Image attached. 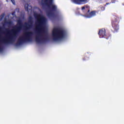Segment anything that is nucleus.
<instances>
[{"label": "nucleus", "mask_w": 124, "mask_h": 124, "mask_svg": "<svg viewBox=\"0 0 124 124\" xmlns=\"http://www.w3.org/2000/svg\"><path fill=\"white\" fill-rule=\"evenodd\" d=\"M2 52V45H1V43H0V53Z\"/></svg>", "instance_id": "9d476101"}, {"label": "nucleus", "mask_w": 124, "mask_h": 124, "mask_svg": "<svg viewBox=\"0 0 124 124\" xmlns=\"http://www.w3.org/2000/svg\"><path fill=\"white\" fill-rule=\"evenodd\" d=\"M52 37L53 40L56 42L62 41L65 37V32L60 27L55 26L52 30Z\"/></svg>", "instance_id": "7ed1b4c3"}, {"label": "nucleus", "mask_w": 124, "mask_h": 124, "mask_svg": "<svg viewBox=\"0 0 124 124\" xmlns=\"http://www.w3.org/2000/svg\"><path fill=\"white\" fill-rule=\"evenodd\" d=\"M25 10L28 11V13L31 12V9L32 7L31 5H29V4L27 3L25 5Z\"/></svg>", "instance_id": "423d86ee"}, {"label": "nucleus", "mask_w": 124, "mask_h": 124, "mask_svg": "<svg viewBox=\"0 0 124 124\" xmlns=\"http://www.w3.org/2000/svg\"><path fill=\"white\" fill-rule=\"evenodd\" d=\"M9 16H10V15H9L8 16V18L9 19H7L6 18H5L4 19V24L3 25H6V24H8V25H11V24H12V22H11V20H10V19L11 18V17H9Z\"/></svg>", "instance_id": "0eeeda50"}, {"label": "nucleus", "mask_w": 124, "mask_h": 124, "mask_svg": "<svg viewBox=\"0 0 124 124\" xmlns=\"http://www.w3.org/2000/svg\"><path fill=\"white\" fill-rule=\"evenodd\" d=\"M42 2L43 4L46 5L49 8L52 9V10H56L57 9V6L53 2V0H42Z\"/></svg>", "instance_id": "20e7f679"}, {"label": "nucleus", "mask_w": 124, "mask_h": 124, "mask_svg": "<svg viewBox=\"0 0 124 124\" xmlns=\"http://www.w3.org/2000/svg\"><path fill=\"white\" fill-rule=\"evenodd\" d=\"M87 6H83V7H82V11H83V10H85L86 9H87Z\"/></svg>", "instance_id": "9b49d317"}, {"label": "nucleus", "mask_w": 124, "mask_h": 124, "mask_svg": "<svg viewBox=\"0 0 124 124\" xmlns=\"http://www.w3.org/2000/svg\"><path fill=\"white\" fill-rule=\"evenodd\" d=\"M99 35L100 37H103V36H105V29H103L99 31Z\"/></svg>", "instance_id": "1a4fd4ad"}, {"label": "nucleus", "mask_w": 124, "mask_h": 124, "mask_svg": "<svg viewBox=\"0 0 124 124\" xmlns=\"http://www.w3.org/2000/svg\"><path fill=\"white\" fill-rule=\"evenodd\" d=\"M93 16H95V11H92L89 15H86L85 17L86 18H92V17H93Z\"/></svg>", "instance_id": "6e6552de"}, {"label": "nucleus", "mask_w": 124, "mask_h": 124, "mask_svg": "<svg viewBox=\"0 0 124 124\" xmlns=\"http://www.w3.org/2000/svg\"><path fill=\"white\" fill-rule=\"evenodd\" d=\"M4 16V14H2V15L0 16V21H1V20H2V18H3Z\"/></svg>", "instance_id": "f8f14e48"}, {"label": "nucleus", "mask_w": 124, "mask_h": 124, "mask_svg": "<svg viewBox=\"0 0 124 124\" xmlns=\"http://www.w3.org/2000/svg\"><path fill=\"white\" fill-rule=\"evenodd\" d=\"M12 3L15 4V0H11Z\"/></svg>", "instance_id": "ddd939ff"}, {"label": "nucleus", "mask_w": 124, "mask_h": 124, "mask_svg": "<svg viewBox=\"0 0 124 124\" xmlns=\"http://www.w3.org/2000/svg\"><path fill=\"white\" fill-rule=\"evenodd\" d=\"M35 21V33L31 31H27L23 35L20 36L18 43L21 44L22 42L31 41L33 36H35V41L37 43H43L47 40L48 38V23L47 19L44 16L37 13H34Z\"/></svg>", "instance_id": "f257e3e1"}, {"label": "nucleus", "mask_w": 124, "mask_h": 124, "mask_svg": "<svg viewBox=\"0 0 124 124\" xmlns=\"http://www.w3.org/2000/svg\"><path fill=\"white\" fill-rule=\"evenodd\" d=\"M47 16H51V15L47 13Z\"/></svg>", "instance_id": "4468645a"}, {"label": "nucleus", "mask_w": 124, "mask_h": 124, "mask_svg": "<svg viewBox=\"0 0 124 124\" xmlns=\"http://www.w3.org/2000/svg\"><path fill=\"white\" fill-rule=\"evenodd\" d=\"M32 23H33L32 17L30 16L28 23H26L24 26H23L21 21H18L16 27L11 32L8 29L6 30V31L4 32L2 31V29L0 27V40L1 42L4 44H10L14 42L18 36L19 31L21 30L30 31L32 28Z\"/></svg>", "instance_id": "f03ea898"}, {"label": "nucleus", "mask_w": 124, "mask_h": 124, "mask_svg": "<svg viewBox=\"0 0 124 124\" xmlns=\"http://www.w3.org/2000/svg\"><path fill=\"white\" fill-rule=\"evenodd\" d=\"M73 1L75 3H77L78 4H80V3H87L88 0H73Z\"/></svg>", "instance_id": "39448f33"}]
</instances>
